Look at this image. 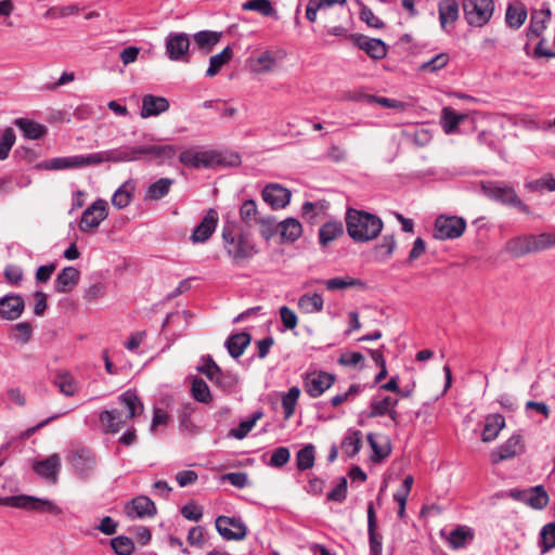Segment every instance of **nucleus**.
<instances>
[{
    "label": "nucleus",
    "mask_w": 555,
    "mask_h": 555,
    "mask_svg": "<svg viewBox=\"0 0 555 555\" xmlns=\"http://www.w3.org/2000/svg\"><path fill=\"white\" fill-rule=\"evenodd\" d=\"M117 402L120 408L103 410L99 414V421L104 433L116 434L128 423L140 416L144 405L134 390L128 389L118 396Z\"/></svg>",
    "instance_id": "1"
},
{
    "label": "nucleus",
    "mask_w": 555,
    "mask_h": 555,
    "mask_svg": "<svg viewBox=\"0 0 555 555\" xmlns=\"http://www.w3.org/2000/svg\"><path fill=\"white\" fill-rule=\"evenodd\" d=\"M345 221L347 233L356 243L376 238L384 225L378 216L354 208L347 209Z\"/></svg>",
    "instance_id": "2"
},
{
    "label": "nucleus",
    "mask_w": 555,
    "mask_h": 555,
    "mask_svg": "<svg viewBox=\"0 0 555 555\" xmlns=\"http://www.w3.org/2000/svg\"><path fill=\"white\" fill-rule=\"evenodd\" d=\"M223 248L235 266H242L259 251L256 243L244 232H235L230 227L222 229Z\"/></svg>",
    "instance_id": "3"
},
{
    "label": "nucleus",
    "mask_w": 555,
    "mask_h": 555,
    "mask_svg": "<svg viewBox=\"0 0 555 555\" xmlns=\"http://www.w3.org/2000/svg\"><path fill=\"white\" fill-rule=\"evenodd\" d=\"M0 504L27 511L49 513L52 515H61L63 513V509L51 500L24 494L1 498Z\"/></svg>",
    "instance_id": "4"
},
{
    "label": "nucleus",
    "mask_w": 555,
    "mask_h": 555,
    "mask_svg": "<svg viewBox=\"0 0 555 555\" xmlns=\"http://www.w3.org/2000/svg\"><path fill=\"white\" fill-rule=\"evenodd\" d=\"M481 190L490 199L503 205L516 207L525 214L530 212V208L528 205L522 203L513 186L501 182H487L482 183Z\"/></svg>",
    "instance_id": "5"
},
{
    "label": "nucleus",
    "mask_w": 555,
    "mask_h": 555,
    "mask_svg": "<svg viewBox=\"0 0 555 555\" xmlns=\"http://www.w3.org/2000/svg\"><path fill=\"white\" fill-rule=\"evenodd\" d=\"M202 361L203 363L197 370L218 388L230 392L236 387L238 378L235 374L229 371H222L210 356L204 357Z\"/></svg>",
    "instance_id": "6"
},
{
    "label": "nucleus",
    "mask_w": 555,
    "mask_h": 555,
    "mask_svg": "<svg viewBox=\"0 0 555 555\" xmlns=\"http://www.w3.org/2000/svg\"><path fill=\"white\" fill-rule=\"evenodd\" d=\"M465 21L473 27H482L489 23L494 12L493 0H463Z\"/></svg>",
    "instance_id": "7"
},
{
    "label": "nucleus",
    "mask_w": 555,
    "mask_h": 555,
    "mask_svg": "<svg viewBox=\"0 0 555 555\" xmlns=\"http://www.w3.org/2000/svg\"><path fill=\"white\" fill-rule=\"evenodd\" d=\"M131 158V154L125 151V146L101 151L88 155H77L78 168L95 166L103 163H124Z\"/></svg>",
    "instance_id": "8"
},
{
    "label": "nucleus",
    "mask_w": 555,
    "mask_h": 555,
    "mask_svg": "<svg viewBox=\"0 0 555 555\" xmlns=\"http://www.w3.org/2000/svg\"><path fill=\"white\" fill-rule=\"evenodd\" d=\"M466 229V221L456 216H439L435 221L434 236L438 240H453L460 237Z\"/></svg>",
    "instance_id": "9"
},
{
    "label": "nucleus",
    "mask_w": 555,
    "mask_h": 555,
    "mask_svg": "<svg viewBox=\"0 0 555 555\" xmlns=\"http://www.w3.org/2000/svg\"><path fill=\"white\" fill-rule=\"evenodd\" d=\"M107 203L105 199H96L83 212L79 222L82 232L96 229L107 218Z\"/></svg>",
    "instance_id": "10"
},
{
    "label": "nucleus",
    "mask_w": 555,
    "mask_h": 555,
    "mask_svg": "<svg viewBox=\"0 0 555 555\" xmlns=\"http://www.w3.org/2000/svg\"><path fill=\"white\" fill-rule=\"evenodd\" d=\"M216 529L225 540L242 541L247 535V527L240 518L235 517H217Z\"/></svg>",
    "instance_id": "11"
},
{
    "label": "nucleus",
    "mask_w": 555,
    "mask_h": 555,
    "mask_svg": "<svg viewBox=\"0 0 555 555\" xmlns=\"http://www.w3.org/2000/svg\"><path fill=\"white\" fill-rule=\"evenodd\" d=\"M261 197L272 209L279 210L289 204L292 192L279 183H269L263 188Z\"/></svg>",
    "instance_id": "12"
},
{
    "label": "nucleus",
    "mask_w": 555,
    "mask_h": 555,
    "mask_svg": "<svg viewBox=\"0 0 555 555\" xmlns=\"http://www.w3.org/2000/svg\"><path fill=\"white\" fill-rule=\"evenodd\" d=\"M219 221L218 212L216 209L210 208L202 221L193 230L190 240L193 244H202L207 242L217 229Z\"/></svg>",
    "instance_id": "13"
},
{
    "label": "nucleus",
    "mask_w": 555,
    "mask_h": 555,
    "mask_svg": "<svg viewBox=\"0 0 555 555\" xmlns=\"http://www.w3.org/2000/svg\"><path fill=\"white\" fill-rule=\"evenodd\" d=\"M551 17L552 9L547 3H543L541 9L532 10L530 15V24L527 29L528 40L539 38L547 28Z\"/></svg>",
    "instance_id": "14"
},
{
    "label": "nucleus",
    "mask_w": 555,
    "mask_h": 555,
    "mask_svg": "<svg viewBox=\"0 0 555 555\" xmlns=\"http://www.w3.org/2000/svg\"><path fill=\"white\" fill-rule=\"evenodd\" d=\"M335 382V376L326 372H313L306 376L305 390L312 397H320L325 390L332 387Z\"/></svg>",
    "instance_id": "15"
},
{
    "label": "nucleus",
    "mask_w": 555,
    "mask_h": 555,
    "mask_svg": "<svg viewBox=\"0 0 555 555\" xmlns=\"http://www.w3.org/2000/svg\"><path fill=\"white\" fill-rule=\"evenodd\" d=\"M525 450L522 439L520 435L511 436L503 444L496 448L491 453V461L493 464H498L502 461L513 459L521 454Z\"/></svg>",
    "instance_id": "16"
},
{
    "label": "nucleus",
    "mask_w": 555,
    "mask_h": 555,
    "mask_svg": "<svg viewBox=\"0 0 555 555\" xmlns=\"http://www.w3.org/2000/svg\"><path fill=\"white\" fill-rule=\"evenodd\" d=\"M125 512L128 517L134 519L153 517L156 515L157 508L149 496L139 495L125 506Z\"/></svg>",
    "instance_id": "17"
},
{
    "label": "nucleus",
    "mask_w": 555,
    "mask_h": 555,
    "mask_svg": "<svg viewBox=\"0 0 555 555\" xmlns=\"http://www.w3.org/2000/svg\"><path fill=\"white\" fill-rule=\"evenodd\" d=\"M278 53L271 50H264L249 57L247 64L251 73L259 75L273 72L278 66Z\"/></svg>",
    "instance_id": "18"
},
{
    "label": "nucleus",
    "mask_w": 555,
    "mask_h": 555,
    "mask_svg": "<svg viewBox=\"0 0 555 555\" xmlns=\"http://www.w3.org/2000/svg\"><path fill=\"white\" fill-rule=\"evenodd\" d=\"M33 469L39 477L47 479L51 483H55L61 470V457L56 453L51 454L44 460L35 462Z\"/></svg>",
    "instance_id": "19"
},
{
    "label": "nucleus",
    "mask_w": 555,
    "mask_h": 555,
    "mask_svg": "<svg viewBox=\"0 0 555 555\" xmlns=\"http://www.w3.org/2000/svg\"><path fill=\"white\" fill-rule=\"evenodd\" d=\"M190 40L186 34L170 33L166 40V51L172 61H181L188 56Z\"/></svg>",
    "instance_id": "20"
},
{
    "label": "nucleus",
    "mask_w": 555,
    "mask_h": 555,
    "mask_svg": "<svg viewBox=\"0 0 555 555\" xmlns=\"http://www.w3.org/2000/svg\"><path fill=\"white\" fill-rule=\"evenodd\" d=\"M125 151L131 154L128 162L139 159L142 155H153L157 158H171L176 154V149L172 145H146V146H125Z\"/></svg>",
    "instance_id": "21"
},
{
    "label": "nucleus",
    "mask_w": 555,
    "mask_h": 555,
    "mask_svg": "<svg viewBox=\"0 0 555 555\" xmlns=\"http://www.w3.org/2000/svg\"><path fill=\"white\" fill-rule=\"evenodd\" d=\"M354 44L363 50L370 57L374 60H382L387 54V48L383 40L376 38H369L363 35L352 36Z\"/></svg>",
    "instance_id": "22"
},
{
    "label": "nucleus",
    "mask_w": 555,
    "mask_h": 555,
    "mask_svg": "<svg viewBox=\"0 0 555 555\" xmlns=\"http://www.w3.org/2000/svg\"><path fill=\"white\" fill-rule=\"evenodd\" d=\"M72 465L81 478H89L95 469V456L88 450H78L72 456Z\"/></svg>",
    "instance_id": "23"
},
{
    "label": "nucleus",
    "mask_w": 555,
    "mask_h": 555,
    "mask_svg": "<svg viewBox=\"0 0 555 555\" xmlns=\"http://www.w3.org/2000/svg\"><path fill=\"white\" fill-rule=\"evenodd\" d=\"M25 302L22 296L9 294L0 298V315L7 320L17 319L24 311Z\"/></svg>",
    "instance_id": "24"
},
{
    "label": "nucleus",
    "mask_w": 555,
    "mask_h": 555,
    "mask_svg": "<svg viewBox=\"0 0 555 555\" xmlns=\"http://www.w3.org/2000/svg\"><path fill=\"white\" fill-rule=\"evenodd\" d=\"M169 101L164 96L146 94L142 98L141 117L149 118L158 116L169 109Z\"/></svg>",
    "instance_id": "25"
},
{
    "label": "nucleus",
    "mask_w": 555,
    "mask_h": 555,
    "mask_svg": "<svg viewBox=\"0 0 555 555\" xmlns=\"http://www.w3.org/2000/svg\"><path fill=\"white\" fill-rule=\"evenodd\" d=\"M376 515L373 507V503L367 505V532L370 542V555H382L383 551V538L376 532Z\"/></svg>",
    "instance_id": "26"
},
{
    "label": "nucleus",
    "mask_w": 555,
    "mask_h": 555,
    "mask_svg": "<svg viewBox=\"0 0 555 555\" xmlns=\"http://www.w3.org/2000/svg\"><path fill=\"white\" fill-rule=\"evenodd\" d=\"M80 272L74 267L64 268L55 279L56 293L63 294L70 292L78 283Z\"/></svg>",
    "instance_id": "27"
},
{
    "label": "nucleus",
    "mask_w": 555,
    "mask_h": 555,
    "mask_svg": "<svg viewBox=\"0 0 555 555\" xmlns=\"http://www.w3.org/2000/svg\"><path fill=\"white\" fill-rule=\"evenodd\" d=\"M505 427V418L500 413L489 414L485 420V427L481 434L483 442L495 440L500 431Z\"/></svg>",
    "instance_id": "28"
},
{
    "label": "nucleus",
    "mask_w": 555,
    "mask_h": 555,
    "mask_svg": "<svg viewBox=\"0 0 555 555\" xmlns=\"http://www.w3.org/2000/svg\"><path fill=\"white\" fill-rule=\"evenodd\" d=\"M344 234V224L341 221L332 220L327 221L324 224L321 225L319 229V244L322 247H326L332 242L337 240L338 237L343 236Z\"/></svg>",
    "instance_id": "29"
},
{
    "label": "nucleus",
    "mask_w": 555,
    "mask_h": 555,
    "mask_svg": "<svg viewBox=\"0 0 555 555\" xmlns=\"http://www.w3.org/2000/svg\"><path fill=\"white\" fill-rule=\"evenodd\" d=\"M439 22L442 29L456 22L460 8L455 0H441L438 4Z\"/></svg>",
    "instance_id": "30"
},
{
    "label": "nucleus",
    "mask_w": 555,
    "mask_h": 555,
    "mask_svg": "<svg viewBox=\"0 0 555 555\" xmlns=\"http://www.w3.org/2000/svg\"><path fill=\"white\" fill-rule=\"evenodd\" d=\"M505 250L515 258L532 254L533 247L531 243V234L515 236L508 240L505 244Z\"/></svg>",
    "instance_id": "31"
},
{
    "label": "nucleus",
    "mask_w": 555,
    "mask_h": 555,
    "mask_svg": "<svg viewBox=\"0 0 555 555\" xmlns=\"http://www.w3.org/2000/svg\"><path fill=\"white\" fill-rule=\"evenodd\" d=\"M398 399L390 396H375L370 402V412L367 416L371 418L385 416L391 408H396Z\"/></svg>",
    "instance_id": "32"
},
{
    "label": "nucleus",
    "mask_w": 555,
    "mask_h": 555,
    "mask_svg": "<svg viewBox=\"0 0 555 555\" xmlns=\"http://www.w3.org/2000/svg\"><path fill=\"white\" fill-rule=\"evenodd\" d=\"M135 184L132 180L125 181L113 194L112 204L117 209H124L130 205Z\"/></svg>",
    "instance_id": "33"
},
{
    "label": "nucleus",
    "mask_w": 555,
    "mask_h": 555,
    "mask_svg": "<svg viewBox=\"0 0 555 555\" xmlns=\"http://www.w3.org/2000/svg\"><path fill=\"white\" fill-rule=\"evenodd\" d=\"M528 12L524 3L516 1L508 4L505 13L506 24L514 29H518L527 20Z\"/></svg>",
    "instance_id": "34"
},
{
    "label": "nucleus",
    "mask_w": 555,
    "mask_h": 555,
    "mask_svg": "<svg viewBox=\"0 0 555 555\" xmlns=\"http://www.w3.org/2000/svg\"><path fill=\"white\" fill-rule=\"evenodd\" d=\"M467 118L466 114L456 113L452 107H443L440 124L447 134L455 133L457 127Z\"/></svg>",
    "instance_id": "35"
},
{
    "label": "nucleus",
    "mask_w": 555,
    "mask_h": 555,
    "mask_svg": "<svg viewBox=\"0 0 555 555\" xmlns=\"http://www.w3.org/2000/svg\"><path fill=\"white\" fill-rule=\"evenodd\" d=\"M297 306L301 313L305 314H312V313H319L324 308V300L322 295L314 293V294H304L298 298Z\"/></svg>",
    "instance_id": "36"
},
{
    "label": "nucleus",
    "mask_w": 555,
    "mask_h": 555,
    "mask_svg": "<svg viewBox=\"0 0 555 555\" xmlns=\"http://www.w3.org/2000/svg\"><path fill=\"white\" fill-rule=\"evenodd\" d=\"M278 228L284 242H295L302 234L301 223L295 218H286L278 224Z\"/></svg>",
    "instance_id": "37"
},
{
    "label": "nucleus",
    "mask_w": 555,
    "mask_h": 555,
    "mask_svg": "<svg viewBox=\"0 0 555 555\" xmlns=\"http://www.w3.org/2000/svg\"><path fill=\"white\" fill-rule=\"evenodd\" d=\"M251 337L248 333L242 332L234 335H231L225 340V347L230 353V356L234 359L240 358L246 347L250 344Z\"/></svg>",
    "instance_id": "38"
},
{
    "label": "nucleus",
    "mask_w": 555,
    "mask_h": 555,
    "mask_svg": "<svg viewBox=\"0 0 555 555\" xmlns=\"http://www.w3.org/2000/svg\"><path fill=\"white\" fill-rule=\"evenodd\" d=\"M233 57V50L230 46H227L220 53L210 56L209 66L206 70L205 76L212 78L217 76L222 67L228 64Z\"/></svg>",
    "instance_id": "39"
},
{
    "label": "nucleus",
    "mask_w": 555,
    "mask_h": 555,
    "mask_svg": "<svg viewBox=\"0 0 555 555\" xmlns=\"http://www.w3.org/2000/svg\"><path fill=\"white\" fill-rule=\"evenodd\" d=\"M38 169L44 170H65L78 168L77 155L66 157H55L37 164Z\"/></svg>",
    "instance_id": "40"
},
{
    "label": "nucleus",
    "mask_w": 555,
    "mask_h": 555,
    "mask_svg": "<svg viewBox=\"0 0 555 555\" xmlns=\"http://www.w3.org/2000/svg\"><path fill=\"white\" fill-rule=\"evenodd\" d=\"M173 182L175 181L170 178L158 179L149 185L144 198L146 201H158L165 197L169 193Z\"/></svg>",
    "instance_id": "41"
},
{
    "label": "nucleus",
    "mask_w": 555,
    "mask_h": 555,
    "mask_svg": "<svg viewBox=\"0 0 555 555\" xmlns=\"http://www.w3.org/2000/svg\"><path fill=\"white\" fill-rule=\"evenodd\" d=\"M54 385L66 397H73L78 391V383L68 372H59L54 377Z\"/></svg>",
    "instance_id": "42"
},
{
    "label": "nucleus",
    "mask_w": 555,
    "mask_h": 555,
    "mask_svg": "<svg viewBox=\"0 0 555 555\" xmlns=\"http://www.w3.org/2000/svg\"><path fill=\"white\" fill-rule=\"evenodd\" d=\"M526 504L535 509H542L548 504V494L543 486L526 489Z\"/></svg>",
    "instance_id": "43"
},
{
    "label": "nucleus",
    "mask_w": 555,
    "mask_h": 555,
    "mask_svg": "<svg viewBox=\"0 0 555 555\" xmlns=\"http://www.w3.org/2000/svg\"><path fill=\"white\" fill-rule=\"evenodd\" d=\"M15 125L23 131L26 138L31 140L40 139L47 132V128L43 125L25 118L16 119Z\"/></svg>",
    "instance_id": "44"
},
{
    "label": "nucleus",
    "mask_w": 555,
    "mask_h": 555,
    "mask_svg": "<svg viewBox=\"0 0 555 555\" xmlns=\"http://www.w3.org/2000/svg\"><path fill=\"white\" fill-rule=\"evenodd\" d=\"M240 218L246 225L251 227L259 220L257 203L254 199H246L240 207Z\"/></svg>",
    "instance_id": "45"
},
{
    "label": "nucleus",
    "mask_w": 555,
    "mask_h": 555,
    "mask_svg": "<svg viewBox=\"0 0 555 555\" xmlns=\"http://www.w3.org/2000/svg\"><path fill=\"white\" fill-rule=\"evenodd\" d=\"M315 461L314 446L309 443L296 454V466L299 470H307L313 467Z\"/></svg>",
    "instance_id": "46"
},
{
    "label": "nucleus",
    "mask_w": 555,
    "mask_h": 555,
    "mask_svg": "<svg viewBox=\"0 0 555 555\" xmlns=\"http://www.w3.org/2000/svg\"><path fill=\"white\" fill-rule=\"evenodd\" d=\"M473 532L468 527L460 526L452 530L448 537L450 546L454 550L465 546L468 540L473 539Z\"/></svg>",
    "instance_id": "47"
},
{
    "label": "nucleus",
    "mask_w": 555,
    "mask_h": 555,
    "mask_svg": "<svg viewBox=\"0 0 555 555\" xmlns=\"http://www.w3.org/2000/svg\"><path fill=\"white\" fill-rule=\"evenodd\" d=\"M526 190L530 192L543 193L544 191H555V178L547 173L539 179L528 181L525 183Z\"/></svg>",
    "instance_id": "48"
},
{
    "label": "nucleus",
    "mask_w": 555,
    "mask_h": 555,
    "mask_svg": "<svg viewBox=\"0 0 555 555\" xmlns=\"http://www.w3.org/2000/svg\"><path fill=\"white\" fill-rule=\"evenodd\" d=\"M299 396L300 389L296 386L291 387L288 391L282 396V406L285 420H289L293 416Z\"/></svg>",
    "instance_id": "49"
},
{
    "label": "nucleus",
    "mask_w": 555,
    "mask_h": 555,
    "mask_svg": "<svg viewBox=\"0 0 555 555\" xmlns=\"http://www.w3.org/2000/svg\"><path fill=\"white\" fill-rule=\"evenodd\" d=\"M450 61L448 53H439L418 65L417 70L423 73H436L446 67Z\"/></svg>",
    "instance_id": "50"
},
{
    "label": "nucleus",
    "mask_w": 555,
    "mask_h": 555,
    "mask_svg": "<svg viewBox=\"0 0 555 555\" xmlns=\"http://www.w3.org/2000/svg\"><path fill=\"white\" fill-rule=\"evenodd\" d=\"M328 291H338L345 289L349 287H363L364 283L354 278L346 276V278H333L323 282Z\"/></svg>",
    "instance_id": "51"
},
{
    "label": "nucleus",
    "mask_w": 555,
    "mask_h": 555,
    "mask_svg": "<svg viewBox=\"0 0 555 555\" xmlns=\"http://www.w3.org/2000/svg\"><path fill=\"white\" fill-rule=\"evenodd\" d=\"M262 417V412L257 411L255 412L250 418L245 420L240 423V425L236 428H233L231 430V436H233L236 439H244L250 430L255 427L258 420Z\"/></svg>",
    "instance_id": "52"
},
{
    "label": "nucleus",
    "mask_w": 555,
    "mask_h": 555,
    "mask_svg": "<svg viewBox=\"0 0 555 555\" xmlns=\"http://www.w3.org/2000/svg\"><path fill=\"white\" fill-rule=\"evenodd\" d=\"M244 11H256L263 16H276V11L269 0H250L243 3Z\"/></svg>",
    "instance_id": "53"
},
{
    "label": "nucleus",
    "mask_w": 555,
    "mask_h": 555,
    "mask_svg": "<svg viewBox=\"0 0 555 555\" xmlns=\"http://www.w3.org/2000/svg\"><path fill=\"white\" fill-rule=\"evenodd\" d=\"M221 38V34L210 30H202L194 35V41L202 49L210 50Z\"/></svg>",
    "instance_id": "54"
},
{
    "label": "nucleus",
    "mask_w": 555,
    "mask_h": 555,
    "mask_svg": "<svg viewBox=\"0 0 555 555\" xmlns=\"http://www.w3.org/2000/svg\"><path fill=\"white\" fill-rule=\"evenodd\" d=\"M192 395L198 402L207 403L211 401V393L208 385L202 378H195L192 383Z\"/></svg>",
    "instance_id": "55"
},
{
    "label": "nucleus",
    "mask_w": 555,
    "mask_h": 555,
    "mask_svg": "<svg viewBox=\"0 0 555 555\" xmlns=\"http://www.w3.org/2000/svg\"><path fill=\"white\" fill-rule=\"evenodd\" d=\"M361 447V435L359 431H352L348 434L343 442L341 449L348 456H354Z\"/></svg>",
    "instance_id": "56"
},
{
    "label": "nucleus",
    "mask_w": 555,
    "mask_h": 555,
    "mask_svg": "<svg viewBox=\"0 0 555 555\" xmlns=\"http://www.w3.org/2000/svg\"><path fill=\"white\" fill-rule=\"evenodd\" d=\"M541 552L544 554L555 546V522L545 525L540 532Z\"/></svg>",
    "instance_id": "57"
},
{
    "label": "nucleus",
    "mask_w": 555,
    "mask_h": 555,
    "mask_svg": "<svg viewBox=\"0 0 555 555\" xmlns=\"http://www.w3.org/2000/svg\"><path fill=\"white\" fill-rule=\"evenodd\" d=\"M15 133L12 128H5L0 138V160L9 157L10 151L15 143Z\"/></svg>",
    "instance_id": "58"
},
{
    "label": "nucleus",
    "mask_w": 555,
    "mask_h": 555,
    "mask_svg": "<svg viewBox=\"0 0 555 555\" xmlns=\"http://www.w3.org/2000/svg\"><path fill=\"white\" fill-rule=\"evenodd\" d=\"M111 545L117 555H130L134 550L132 540L125 535H119L112 539Z\"/></svg>",
    "instance_id": "59"
},
{
    "label": "nucleus",
    "mask_w": 555,
    "mask_h": 555,
    "mask_svg": "<svg viewBox=\"0 0 555 555\" xmlns=\"http://www.w3.org/2000/svg\"><path fill=\"white\" fill-rule=\"evenodd\" d=\"M259 225V233L261 237L266 241L272 238V236L278 231V225L275 224V219L273 217H262L256 222Z\"/></svg>",
    "instance_id": "60"
},
{
    "label": "nucleus",
    "mask_w": 555,
    "mask_h": 555,
    "mask_svg": "<svg viewBox=\"0 0 555 555\" xmlns=\"http://www.w3.org/2000/svg\"><path fill=\"white\" fill-rule=\"evenodd\" d=\"M533 253L553 248L552 233L543 232L538 235L531 234Z\"/></svg>",
    "instance_id": "61"
},
{
    "label": "nucleus",
    "mask_w": 555,
    "mask_h": 555,
    "mask_svg": "<svg viewBox=\"0 0 555 555\" xmlns=\"http://www.w3.org/2000/svg\"><path fill=\"white\" fill-rule=\"evenodd\" d=\"M179 160L189 167L198 168L203 164H205L203 159V155L193 151V150H185L181 152L179 155Z\"/></svg>",
    "instance_id": "62"
},
{
    "label": "nucleus",
    "mask_w": 555,
    "mask_h": 555,
    "mask_svg": "<svg viewBox=\"0 0 555 555\" xmlns=\"http://www.w3.org/2000/svg\"><path fill=\"white\" fill-rule=\"evenodd\" d=\"M291 459V452L286 447L276 448L270 459L269 465L272 467L281 468L283 467Z\"/></svg>",
    "instance_id": "63"
},
{
    "label": "nucleus",
    "mask_w": 555,
    "mask_h": 555,
    "mask_svg": "<svg viewBox=\"0 0 555 555\" xmlns=\"http://www.w3.org/2000/svg\"><path fill=\"white\" fill-rule=\"evenodd\" d=\"M360 20L362 22H364L367 26L373 27V28H383L384 27V23L382 22V20L379 17H377L373 13V11L369 7L364 5L363 3H361Z\"/></svg>",
    "instance_id": "64"
}]
</instances>
